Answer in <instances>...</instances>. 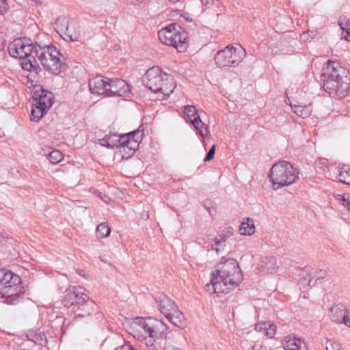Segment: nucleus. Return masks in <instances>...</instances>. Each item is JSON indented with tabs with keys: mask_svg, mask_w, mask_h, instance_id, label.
<instances>
[{
	"mask_svg": "<svg viewBox=\"0 0 350 350\" xmlns=\"http://www.w3.org/2000/svg\"><path fill=\"white\" fill-rule=\"evenodd\" d=\"M323 89L333 98L341 99L350 94L347 70L338 62L328 60L321 73Z\"/></svg>",
	"mask_w": 350,
	"mask_h": 350,
	"instance_id": "nucleus-1",
	"label": "nucleus"
},
{
	"mask_svg": "<svg viewBox=\"0 0 350 350\" xmlns=\"http://www.w3.org/2000/svg\"><path fill=\"white\" fill-rule=\"evenodd\" d=\"M21 277L5 269H0V302L8 305L18 303L23 297Z\"/></svg>",
	"mask_w": 350,
	"mask_h": 350,
	"instance_id": "nucleus-2",
	"label": "nucleus"
},
{
	"mask_svg": "<svg viewBox=\"0 0 350 350\" xmlns=\"http://www.w3.org/2000/svg\"><path fill=\"white\" fill-rule=\"evenodd\" d=\"M35 48L36 44L33 45L31 40L23 38L10 42L8 50L12 57L21 59V64L24 70L38 72L40 66L35 57Z\"/></svg>",
	"mask_w": 350,
	"mask_h": 350,
	"instance_id": "nucleus-3",
	"label": "nucleus"
},
{
	"mask_svg": "<svg viewBox=\"0 0 350 350\" xmlns=\"http://www.w3.org/2000/svg\"><path fill=\"white\" fill-rule=\"evenodd\" d=\"M142 82L152 92L161 93L165 96H169L176 88L172 77L163 72L159 66L149 68L144 76Z\"/></svg>",
	"mask_w": 350,
	"mask_h": 350,
	"instance_id": "nucleus-4",
	"label": "nucleus"
},
{
	"mask_svg": "<svg viewBox=\"0 0 350 350\" xmlns=\"http://www.w3.org/2000/svg\"><path fill=\"white\" fill-rule=\"evenodd\" d=\"M35 55L49 72L59 75L65 66L66 59L53 45L36 44Z\"/></svg>",
	"mask_w": 350,
	"mask_h": 350,
	"instance_id": "nucleus-5",
	"label": "nucleus"
},
{
	"mask_svg": "<svg viewBox=\"0 0 350 350\" xmlns=\"http://www.w3.org/2000/svg\"><path fill=\"white\" fill-rule=\"evenodd\" d=\"M298 170L286 161H281L273 165L269 177L274 189L292 185L298 178Z\"/></svg>",
	"mask_w": 350,
	"mask_h": 350,
	"instance_id": "nucleus-6",
	"label": "nucleus"
},
{
	"mask_svg": "<svg viewBox=\"0 0 350 350\" xmlns=\"http://www.w3.org/2000/svg\"><path fill=\"white\" fill-rule=\"evenodd\" d=\"M224 286L234 288L239 285L243 280V274L238 262L234 258H227L219 262L213 271Z\"/></svg>",
	"mask_w": 350,
	"mask_h": 350,
	"instance_id": "nucleus-7",
	"label": "nucleus"
},
{
	"mask_svg": "<svg viewBox=\"0 0 350 350\" xmlns=\"http://www.w3.org/2000/svg\"><path fill=\"white\" fill-rule=\"evenodd\" d=\"M143 132L137 129L122 135L109 134L106 135L100 139V144L107 148H126L129 150L135 152L138 149L139 143L142 139Z\"/></svg>",
	"mask_w": 350,
	"mask_h": 350,
	"instance_id": "nucleus-8",
	"label": "nucleus"
},
{
	"mask_svg": "<svg viewBox=\"0 0 350 350\" xmlns=\"http://www.w3.org/2000/svg\"><path fill=\"white\" fill-rule=\"evenodd\" d=\"M158 36L163 44L174 47L178 52H185L187 49V33L175 23L159 31Z\"/></svg>",
	"mask_w": 350,
	"mask_h": 350,
	"instance_id": "nucleus-9",
	"label": "nucleus"
},
{
	"mask_svg": "<svg viewBox=\"0 0 350 350\" xmlns=\"http://www.w3.org/2000/svg\"><path fill=\"white\" fill-rule=\"evenodd\" d=\"M155 300L161 313L174 325L180 328H184L186 326L185 315L173 300L163 294L159 295Z\"/></svg>",
	"mask_w": 350,
	"mask_h": 350,
	"instance_id": "nucleus-10",
	"label": "nucleus"
},
{
	"mask_svg": "<svg viewBox=\"0 0 350 350\" xmlns=\"http://www.w3.org/2000/svg\"><path fill=\"white\" fill-rule=\"evenodd\" d=\"M245 54L243 48L228 45L215 55L214 59L219 68L236 67L243 61Z\"/></svg>",
	"mask_w": 350,
	"mask_h": 350,
	"instance_id": "nucleus-11",
	"label": "nucleus"
},
{
	"mask_svg": "<svg viewBox=\"0 0 350 350\" xmlns=\"http://www.w3.org/2000/svg\"><path fill=\"white\" fill-rule=\"evenodd\" d=\"M183 113L186 122H189L193 126L198 135L204 138L208 134V126L202 122L198 115V110L193 105L185 107Z\"/></svg>",
	"mask_w": 350,
	"mask_h": 350,
	"instance_id": "nucleus-12",
	"label": "nucleus"
},
{
	"mask_svg": "<svg viewBox=\"0 0 350 350\" xmlns=\"http://www.w3.org/2000/svg\"><path fill=\"white\" fill-rule=\"evenodd\" d=\"M56 24L64 25V40L72 42L77 41L81 36V29L79 24L73 21H68L66 18H59L56 21Z\"/></svg>",
	"mask_w": 350,
	"mask_h": 350,
	"instance_id": "nucleus-13",
	"label": "nucleus"
},
{
	"mask_svg": "<svg viewBox=\"0 0 350 350\" xmlns=\"http://www.w3.org/2000/svg\"><path fill=\"white\" fill-rule=\"evenodd\" d=\"M330 319L337 323H342L350 327L349 310L341 304L334 305L329 311Z\"/></svg>",
	"mask_w": 350,
	"mask_h": 350,
	"instance_id": "nucleus-14",
	"label": "nucleus"
},
{
	"mask_svg": "<svg viewBox=\"0 0 350 350\" xmlns=\"http://www.w3.org/2000/svg\"><path fill=\"white\" fill-rule=\"evenodd\" d=\"M108 96H124L130 91L126 81L122 79H109L108 83Z\"/></svg>",
	"mask_w": 350,
	"mask_h": 350,
	"instance_id": "nucleus-15",
	"label": "nucleus"
},
{
	"mask_svg": "<svg viewBox=\"0 0 350 350\" xmlns=\"http://www.w3.org/2000/svg\"><path fill=\"white\" fill-rule=\"evenodd\" d=\"M76 292V295H77V296L75 299V306H81L82 307L81 310L83 312L77 313L75 318H81L89 316L93 312V309L92 306H89V304H88L89 297L88 295L85 293V289L81 286H79L77 287Z\"/></svg>",
	"mask_w": 350,
	"mask_h": 350,
	"instance_id": "nucleus-16",
	"label": "nucleus"
},
{
	"mask_svg": "<svg viewBox=\"0 0 350 350\" xmlns=\"http://www.w3.org/2000/svg\"><path fill=\"white\" fill-rule=\"evenodd\" d=\"M109 78L97 75L89 81V88L91 93L94 94H105L107 96Z\"/></svg>",
	"mask_w": 350,
	"mask_h": 350,
	"instance_id": "nucleus-17",
	"label": "nucleus"
},
{
	"mask_svg": "<svg viewBox=\"0 0 350 350\" xmlns=\"http://www.w3.org/2000/svg\"><path fill=\"white\" fill-rule=\"evenodd\" d=\"M34 105L43 107L48 110L53 104V94L43 89L36 90L33 95Z\"/></svg>",
	"mask_w": 350,
	"mask_h": 350,
	"instance_id": "nucleus-18",
	"label": "nucleus"
},
{
	"mask_svg": "<svg viewBox=\"0 0 350 350\" xmlns=\"http://www.w3.org/2000/svg\"><path fill=\"white\" fill-rule=\"evenodd\" d=\"M278 269L276 258L274 256H263L258 264V270L263 274L275 273Z\"/></svg>",
	"mask_w": 350,
	"mask_h": 350,
	"instance_id": "nucleus-19",
	"label": "nucleus"
},
{
	"mask_svg": "<svg viewBox=\"0 0 350 350\" xmlns=\"http://www.w3.org/2000/svg\"><path fill=\"white\" fill-rule=\"evenodd\" d=\"M285 350H306V342L300 338L287 336L282 341Z\"/></svg>",
	"mask_w": 350,
	"mask_h": 350,
	"instance_id": "nucleus-20",
	"label": "nucleus"
},
{
	"mask_svg": "<svg viewBox=\"0 0 350 350\" xmlns=\"http://www.w3.org/2000/svg\"><path fill=\"white\" fill-rule=\"evenodd\" d=\"M226 237L224 235H219L214 239V242H211L210 244L206 245V243H204V247L206 248L208 251L209 250H215L217 254L220 252H222L226 246Z\"/></svg>",
	"mask_w": 350,
	"mask_h": 350,
	"instance_id": "nucleus-21",
	"label": "nucleus"
},
{
	"mask_svg": "<svg viewBox=\"0 0 350 350\" xmlns=\"http://www.w3.org/2000/svg\"><path fill=\"white\" fill-rule=\"evenodd\" d=\"M255 330L262 333L264 336L268 338H273L276 332V326L267 322L257 323L255 326Z\"/></svg>",
	"mask_w": 350,
	"mask_h": 350,
	"instance_id": "nucleus-22",
	"label": "nucleus"
},
{
	"mask_svg": "<svg viewBox=\"0 0 350 350\" xmlns=\"http://www.w3.org/2000/svg\"><path fill=\"white\" fill-rule=\"evenodd\" d=\"M205 290L209 292L211 294L220 293L224 292V289L222 288V285L220 282V280H218V277H217L215 273L213 272L211 275V283L206 284Z\"/></svg>",
	"mask_w": 350,
	"mask_h": 350,
	"instance_id": "nucleus-23",
	"label": "nucleus"
},
{
	"mask_svg": "<svg viewBox=\"0 0 350 350\" xmlns=\"http://www.w3.org/2000/svg\"><path fill=\"white\" fill-rule=\"evenodd\" d=\"M26 336L29 340L33 342L35 344L43 345L46 342V337L44 333L38 329L29 330Z\"/></svg>",
	"mask_w": 350,
	"mask_h": 350,
	"instance_id": "nucleus-24",
	"label": "nucleus"
},
{
	"mask_svg": "<svg viewBox=\"0 0 350 350\" xmlns=\"http://www.w3.org/2000/svg\"><path fill=\"white\" fill-rule=\"evenodd\" d=\"M241 234L252 235L255 232L254 220L250 217L244 218L239 228Z\"/></svg>",
	"mask_w": 350,
	"mask_h": 350,
	"instance_id": "nucleus-25",
	"label": "nucleus"
},
{
	"mask_svg": "<svg viewBox=\"0 0 350 350\" xmlns=\"http://www.w3.org/2000/svg\"><path fill=\"white\" fill-rule=\"evenodd\" d=\"M291 106L293 109V111L299 116L306 118L309 117L312 113V105H292Z\"/></svg>",
	"mask_w": 350,
	"mask_h": 350,
	"instance_id": "nucleus-26",
	"label": "nucleus"
},
{
	"mask_svg": "<svg viewBox=\"0 0 350 350\" xmlns=\"http://www.w3.org/2000/svg\"><path fill=\"white\" fill-rule=\"evenodd\" d=\"M76 286L68 288L65 292V297L63 300V304L65 307L75 306V299L77 295L76 292Z\"/></svg>",
	"mask_w": 350,
	"mask_h": 350,
	"instance_id": "nucleus-27",
	"label": "nucleus"
},
{
	"mask_svg": "<svg viewBox=\"0 0 350 350\" xmlns=\"http://www.w3.org/2000/svg\"><path fill=\"white\" fill-rule=\"evenodd\" d=\"M207 9L213 10L217 15L221 13L223 6L218 0H201Z\"/></svg>",
	"mask_w": 350,
	"mask_h": 350,
	"instance_id": "nucleus-28",
	"label": "nucleus"
},
{
	"mask_svg": "<svg viewBox=\"0 0 350 350\" xmlns=\"http://www.w3.org/2000/svg\"><path fill=\"white\" fill-rule=\"evenodd\" d=\"M46 111L47 110L43 108V107L34 105L33 103V107L31 109V120L34 122H38L41 118L44 116Z\"/></svg>",
	"mask_w": 350,
	"mask_h": 350,
	"instance_id": "nucleus-29",
	"label": "nucleus"
},
{
	"mask_svg": "<svg viewBox=\"0 0 350 350\" xmlns=\"http://www.w3.org/2000/svg\"><path fill=\"white\" fill-rule=\"evenodd\" d=\"M338 180L346 185H350V169L347 167H342L338 172Z\"/></svg>",
	"mask_w": 350,
	"mask_h": 350,
	"instance_id": "nucleus-30",
	"label": "nucleus"
},
{
	"mask_svg": "<svg viewBox=\"0 0 350 350\" xmlns=\"http://www.w3.org/2000/svg\"><path fill=\"white\" fill-rule=\"evenodd\" d=\"M111 233V229L106 223H101L97 226L96 237L100 239L107 237Z\"/></svg>",
	"mask_w": 350,
	"mask_h": 350,
	"instance_id": "nucleus-31",
	"label": "nucleus"
},
{
	"mask_svg": "<svg viewBox=\"0 0 350 350\" xmlns=\"http://www.w3.org/2000/svg\"><path fill=\"white\" fill-rule=\"evenodd\" d=\"M338 25L342 31H346L347 36L345 37V40L350 42V23L345 17H340L338 20Z\"/></svg>",
	"mask_w": 350,
	"mask_h": 350,
	"instance_id": "nucleus-32",
	"label": "nucleus"
},
{
	"mask_svg": "<svg viewBox=\"0 0 350 350\" xmlns=\"http://www.w3.org/2000/svg\"><path fill=\"white\" fill-rule=\"evenodd\" d=\"M63 158V154L59 150H52L48 156L49 161L53 164L60 162Z\"/></svg>",
	"mask_w": 350,
	"mask_h": 350,
	"instance_id": "nucleus-33",
	"label": "nucleus"
},
{
	"mask_svg": "<svg viewBox=\"0 0 350 350\" xmlns=\"http://www.w3.org/2000/svg\"><path fill=\"white\" fill-rule=\"evenodd\" d=\"M325 349L326 350H345L338 342L332 340H327Z\"/></svg>",
	"mask_w": 350,
	"mask_h": 350,
	"instance_id": "nucleus-34",
	"label": "nucleus"
},
{
	"mask_svg": "<svg viewBox=\"0 0 350 350\" xmlns=\"http://www.w3.org/2000/svg\"><path fill=\"white\" fill-rule=\"evenodd\" d=\"M315 36V33L312 31L304 32L301 36V39L304 41H308L310 39H313Z\"/></svg>",
	"mask_w": 350,
	"mask_h": 350,
	"instance_id": "nucleus-35",
	"label": "nucleus"
},
{
	"mask_svg": "<svg viewBox=\"0 0 350 350\" xmlns=\"http://www.w3.org/2000/svg\"><path fill=\"white\" fill-rule=\"evenodd\" d=\"M215 153V145H213L211 146V148H210V150H208V153L206 154V156L204 158V161L206 162V161H211L213 158Z\"/></svg>",
	"mask_w": 350,
	"mask_h": 350,
	"instance_id": "nucleus-36",
	"label": "nucleus"
},
{
	"mask_svg": "<svg viewBox=\"0 0 350 350\" xmlns=\"http://www.w3.org/2000/svg\"><path fill=\"white\" fill-rule=\"evenodd\" d=\"M312 282V278L309 276V278L307 279L306 278H301L299 283L301 286H310V283Z\"/></svg>",
	"mask_w": 350,
	"mask_h": 350,
	"instance_id": "nucleus-37",
	"label": "nucleus"
},
{
	"mask_svg": "<svg viewBox=\"0 0 350 350\" xmlns=\"http://www.w3.org/2000/svg\"><path fill=\"white\" fill-rule=\"evenodd\" d=\"M7 4L5 0H0V14H3L6 12Z\"/></svg>",
	"mask_w": 350,
	"mask_h": 350,
	"instance_id": "nucleus-38",
	"label": "nucleus"
},
{
	"mask_svg": "<svg viewBox=\"0 0 350 350\" xmlns=\"http://www.w3.org/2000/svg\"><path fill=\"white\" fill-rule=\"evenodd\" d=\"M252 350H267V348L260 345H254Z\"/></svg>",
	"mask_w": 350,
	"mask_h": 350,
	"instance_id": "nucleus-39",
	"label": "nucleus"
},
{
	"mask_svg": "<svg viewBox=\"0 0 350 350\" xmlns=\"http://www.w3.org/2000/svg\"><path fill=\"white\" fill-rule=\"evenodd\" d=\"M342 199H343L344 202H346V204H344V205L346 206L347 210L350 212V202H349V200H346L344 197L342 198Z\"/></svg>",
	"mask_w": 350,
	"mask_h": 350,
	"instance_id": "nucleus-40",
	"label": "nucleus"
},
{
	"mask_svg": "<svg viewBox=\"0 0 350 350\" xmlns=\"http://www.w3.org/2000/svg\"><path fill=\"white\" fill-rule=\"evenodd\" d=\"M319 273H321V275L318 277L317 279L323 278L325 277V275H326V271H325L321 270L319 271Z\"/></svg>",
	"mask_w": 350,
	"mask_h": 350,
	"instance_id": "nucleus-41",
	"label": "nucleus"
},
{
	"mask_svg": "<svg viewBox=\"0 0 350 350\" xmlns=\"http://www.w3.org/2000/svg\"><path fill=\"white\" fill-rule=\"evenodd\" d=\"M142 217H143L144 219H148L149 215H148V213H146V214H145V213H144V214H142Z\"/></svg>",
	"mask_w": 350,
	"mask_h": 350,
	"instance_id": "nucleus-42",
	"label": "nucleus"
},
{
	"mask_svg": "<svg viewBox=\"0 0 350 350\" xmlns=\"http://www.w3.org/2000/svg\"><path fill=\"white\" fill-rule=\"evenodd\" d=\"M323 164L325 165V168L323 169V170H327L328 167H327V161H323Z\"/></svg>",
	"mask_w": 350,
	"mask_h": 350,
	"instance_id": "nucleus-43",
	"label": "nucleus"
},
{
	"mask_svg": "<svg viewBox=\"0 0 350 350\" xmlns=\"http://www.w3.org/2000/svg\"><path fill=\"white\" fill-rule=\"evenodd\" d=\"M33 1H35L36 3H41V1L40 0H32Z\"/></svg>",
	"mask_w": 350,
	"mask_h": 350,
	"instance_id": "nucleus-44",
	"label": "nucleus"
},
{
	"mask_svg": "<svg viewBox=\"0 0 350 350\" xmlns=\"http://www.w3.org/2000/svg\"><path fill=\"white\" fill-rule=\"evenodd\" d=\"M129 349H130L131 350H134V349H133V348H132V347H131V345H129Z\"/></svg>",
	"mask_w": 350,
	"mask_h": 350,
	"instance_id": "nucleus-45",
	"label": "nucleus"
},
{
	"mask_svg": "<svg viewBox=\"0 0 350 350\" xmlns=\"http://www.w3.org/2000/svg\"><path fill=\"white\" fill-rule=\"evenodd\" d=\"M124 347V345H121V346H120L118 348H121V349H122V348H123Z\"/></svg>",
	"mask_w": 350,
	"mask_h": 350,
	"instance_id": "nucleus-46",
	"label": "nucleus"
}]
</instances>
